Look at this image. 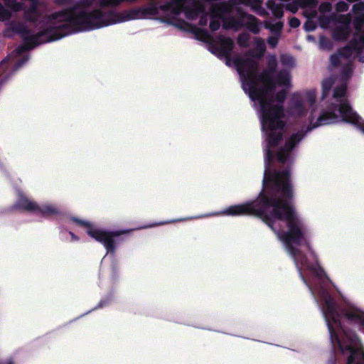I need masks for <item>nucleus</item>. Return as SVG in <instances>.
<instances>
[{
	"instance_id": "nucleus-1",
	"label": "nucleus",
	"mask_w": 364,
	"mask_h": 364,
	"mask_svg": "<svg viewBox=\"0 0 364 364\" xmlns=\"http://www.w3.org/2000/svg\"><path fill=\"white\" fill-rule=\"evenodd\" d=\"M267 166L262 181L263 188L257 198L243 204L231 205L224 210L227 215H253L261 219L272 230L276 221L286 222L287 230L280 235L286 245L302 279L301 267L308 264L306 255L296 246L305 245L311 255H314L310 241L306 235V227L296 212L292 203L293 186L291 170L271 171Z\"/></svg>"
},
{
	"instance_id": "nucleus-12",
	"label": "nucleus",
	"mask_w": 364,
	"mask_h": 364,
	"mask_svg": "<svg viewBox=\"0 0 364 364\" xmlns=\"http://www.w3.org/2000/svg\"><path fill=\"white\" fill-rule=\"evenodd\" d=\"M186 3V0H171L167 6L173 14H180L183 11L187 13L190 10Z\"/></svg>"
},
{
	"instance_id": "nucleus-41",
	"label": "nucleus",
	"mask_w": 364,
	"mask_h": 364,
	"mask_svg": "<svg viewBox=\"0 0 364 364\" xmlns=\"http://www.w3.org/2000/svg\"><path fill=\"white\" fill-rule=\"evenodd\" d=\"M9 80V76L7 75L4 76H0V87L3 84H4Z\"/></svg>"
},
{
	"instance_id": "nucleus-35",
	"label": "nucleus",
	"mask_w": 364,
	"mask_h": 364,
	"mask_svg": "<svg viewBox=\"0 0 364 364\" xmlns=\"http://www.w3.org/2000/svg\"><path fill=\"white\" fill-rule=\"evenodd\" d=\"M289 24L290 27L293 28H296L300 26V21L296 17H291L289 19Z\"/></svg>"
},
{
	"instance_id": "nucleus-43",
	"label": "nucleus",
	"mask_w": 364,
	"mask_h": 364,
	"mask_svg": "<svg viewBox=\"0 0 364 364\" xmlns=\"http://www.w3.org/2000/svg\"><path fill=\"white\" fill-rule=\"evenodd\" d=\"M69 234L72 237V240L73 241H78L79 240V237L77 236L75 233H73V232L70 231L69 232Z\"/></svg>"
},
{
	"instance_id": "nucleus-50",
	"label": "nucleus",
	"mask_w": 364,
	"mask_h": 364,
	"mask_svg": "<svg viewBox=\"0 0 364 364\" xmlns=\"http://www.w3.org/2000/svg\"><path fill=\"white\" fill-rule=\"evenodd\" d=\"M3 63H4V62H1V63H0V68L2 66Z\"/></svg>"
},
{
	"instance_id": "nucleus-8",
	"label": "nucleus",
	"mask_w": 364,
	"mask_h": 364,
	"mask_svg": "<svg viewBox=\"0 0 364 364\" xmlns=\"http://www.w3.org/2000/svg\"><path fill=\"white\" fill-rule=\"evenodd\" d=\"M159 13V9L155 5H150L144 8H135L122 11V21H129L132 19L140 18L146 16H156Z\"/></svg>"
},
{
	"instance_id": "nucleus-5",
	"label": "nucleus",
	"mask_w": 364,
	"mask_h": 364,
	"mask_svg": "<svg viewBox=\"0 0 364 364\" xmlns=\"http://www.w3.org/2000/svg\"><path fill=\"white\" fill-rule=\"evenodd\" d=\"M337 112L340 114L342 121L355 125L357 128L364 133V122H361L360 117L353 110L347 101H343L338 105L333 104L328 110L323 111L321 113L315 123L309 126L306 130L301 129L292 134L286 140L284 145L280 147L276 153L277 161L284 164L294 149L302 140L306 133L313 129L337 122L338 119Z\"/></svg>"
},
{
	"instance_id": "nucleus-14",
	"label": "nucleus",
	"mask_w": 364,
	"mask_h": 364,
	"mask_svg": "<svg viewBox=\"0 0 364 364\" xmlns=\"http://www.w3.org/2000/svg\"><path fill=\"white\" fill-rule=\"evenodd\" d=\"M40 17V13L35 5L30 6L23 14V18L31 23H36Z\"/></svg>"
},
{
	"instance_id": "nucleus-49",
	"label": "nucleus",
	"mask_w": 364,
	"mask_h": 364,
	"mask_svg": "<svg viewBox=\"0 0 364 364\" xmlns=\"http://www.w3.org/2000/svg\"><path fill=\"white\" fill-rule=\"evenodd\" d=\"M166 223H159L158 225H164Z\"/></svg>"
},
{
	"instance_id": "nucleus-33",
	"label": "nucleus",
	"mask_w": 364,
	"mask_h": 364,
	"mask_svg": "<svg viewBox=\"0 0 364 364\" xmlns=\"http://www.w3.org/2000/svg\"><path fill=\"white\" fill-rule=\"evenodd\" d=\"M257 46L259 48V53H257L255 55V57L257 58H260L265 51V46L264 44V42L261 39H259V43H257Z\"/></svg>"
},
{
	"instance_id": "nucleus-22",
	"label": "nucleus",
	"mask_w": 364,
	"mask_h": 364,
	"mask_svg": "<svg viewBox=\"0 0 364 364\" xmlns=\"http://www.w3.org/2000/svg\"><path fill=\"white\" fill-rule=\"evenodd\" d=\"M265 28L271 31V32L277 34H279L283 28V23L279 21L276 23H265Z\"/></svg>"
},
{
	"instance_id": "nucleus-18",
	"label": "nucleus",
	"mask_w": 364,
	"mask_h": 364,
	"mask_svg": "<svg viewBox=\"0 0 364 364\" xmlns=\"http://www.w3.org/2000/svg\"><path fill=\"white\" fill-rule=\"evenodd\" d=\"M333 36L336 40L345 41L349 36V30L345 27L338 28L334 30Z\"/></svg>"
},
{
	"instance_id": "nucleus-29",
	"label": "nucleus",
	"mask_w": 364,
	"mask_h": 364,
	"mask_svg": "<svg viewBox=\"0 0 364 364\" xmlns=\"http://www.w3.org/2000/svg\"><path fill=\"white\" fill-rule=\"evenodd\" d=\"M304 29L308 31H313L316 28V23L311 18H308L304 25Z\"/></svg>"
},
{
	"instance_id": "nucleus-45",
	"label": "nucleus",
	"mask_w": 364,
	"mask_h": 364,
	"mask_svg": "<svg viewBox=\"0 0 364 364\" xmlns=\"http://www.w3.org/2000/svg\"><path fill=\"white\" fill-rule=\"evenodd\" d=\"M317 16V11L316 10H313L310 13V18H316Z\"/></svg>"
},
{
	"instance_id": "nucleus-16",
	"label": "nucleus",
	"mask_w": 364,
	"mask_h": 364,
	"mask_svg": "<svg viewBox=\"0 0 364 364\" xmlns=\"http://www.w3.org/2000/svg\"><path fill=\"white\" fill-rule=\"evenodd\" d=\"M274 80L277 85L288 86L290 84L291 77L287 70H282L277 73L276 79Z\"/></svg>"
},
{
	"instance_id": "nucleus-10",
	"label": "nucleus",
	"mask_w": 364,
	"mask_h": 364,
	"mask_svg": "<svg viewBox=\"0 0 364 364\" xmlns=\"http://www.w3.org/2000/svg\"><path fill=\"white\" fill-rule=\"evenodd\" d=\"M353 51H358V53L361 52V47L359 46V42L356 38L351 39L348 44L346 46L340 48L338 53L341 57L348 58L352 55Z\"/></svg>"
},
{
	"instance_id": "nucleus-27",
	"label": "nucleus",
	"mask_w": 364,
	"mask_h": 364,
	"mask_svg": "<svg viewBox=\"0 0 364 364\" xmlns=\"http://www.w3.org/2000/svg\"><path fill=\"white\" fill-rule=\"evenodd\" d=\"M349 9V4L344 1H339L336 5V9L338 12H344Z\"/></svg>"
},
{
	"instance_id": "nucleus-37",
	"label": "nucleus",
	"mask_w": 364,
	"mask_h": 364,
	"mask_svg": "<svg viewBox=\"0 0 364 364\" xmlns=\"http://www.w3.org/2000/svg\"><path fill=\"white\" fill-rule=\"evenodd\" d=\"M267 43L271 47L274 48L278 43V38L277 37L270 36L267 39Z\"/></svg>"
},
{
	"instance_id": "nucleus-28",
	"label": "nucleus",
	"mask_w": 364,
	"mask_h": 364,
	"mask_svg": "<svg viewBox=\"0 0 364 364\" xmlns=\"http://www.w3.org/2000/svg\"><path fill=\"white\" fill-rule=\"evenodd\" d=\"M332 9V6L330 2L325 1L322 2L318 7V11L321 13H328L330 12Z\"/></svg>"
},
{
	"instance_id": "nucleus-4",
	"label": "nucleus",
	"mask_w": 364,
	"mask_h": 364,
	"mask_svg": "<svg viewBox=\"0 0 364 364\" xmlns=\"http://www.w3.org/2000/svg\"><path fill=\"white\" fill-rule=\"evenodd\" d=\"M324 303L323 314L333 346L337 345L342 354L349 353L347 364L360 362L364 364V353L355 346L358 340L356 334L346 330L341 323V319L344 318L363 325V316L354 310L339 309L336 301L330 295L325 297Z\"/></svg>"
},
{
	"instance_id": "nucleus-6",
	"label": "nucleus",
	"mask_w": 364,
	"mask_h": 364,
	"mask_svg": "<svg viewBox=\"0 0 364 364\" xmlns=\"http://www.w3.org/2000/svg\"><path fill=\"white\" fill-rule=\"evenodd\" d=\"M70 220L78 226L87 228V233L96 241L102 243L107 253L114 254L116 252L115 237L119 236L125 231H106L103 230L94 229L92 225L88 222L76 217H72Z\"/></svg>"
},
{
	"instance_id": "nucleus-40",
	"label": "nucleus",
	"mask_w": 364,
	"mask_h": 364,
	"mask_svg": "<svg viewBox=\"0 0 364 364\" xmlns=\"http://www.w3.org/2000/svg\"><path fill=\"white\" fill-rule=\"evenodd\" d=\"M357 52V57L358 58V60L360 62V63H364V52H363V50L361 49V52L360 53H358V51H356Z\"/></svg>"
},
{
	"instance_id": "nucleus-3",
	"label": "nucleus",
	"mask_w": 364,
	"mask_h": 364,
	"mask_svg": "<svg viewBox=\"0 0 364 364\" xmlns=\"http://www.w3.org/2000/svg\"><path fill=\"white\" fill-rule=\"evenodd\" d=\"M102 8L93 9L91 11H80L75 18L68 23L50 25L31 34V30L24 23L18 22L12 25L11 29L20 35L23 39V46L16 48L18 53H22L34 48L41 43L59 40L71 33V28L78 29H95L109 25L122 22V12L114 11H105Z\"/></svg>"
},
{
	"instance_id": "nucleus-25",
	"label": "nucleus",
	"mask_w": 364,
	"mask_h": 364,
	"mask_svg": "<svg viewBox=\"0 0 364 364\" xmlns=\"http://www.w3.org/2000/svg\"><path fill=\"white\" fill-rule=\"evenodd\" d=\"M347 91L346 85H341L340 86L336 87L333 90V96L334 98H341L346 95Z\"/></svg>"
},
{
	"instance_id": "nucleus-30",
	"label": "nucleus",
	"mask_w": 364,
	"mask_h": 364,
	"mask_svg": "<svg viewBox=\"0 0 364 364\" xmlns=\"http://www.w3.org/2000/svg\"><path fill=\"white\" fill-rule=\"evenodd\" d=\"M210 29L212 31H218L220 27V22L219 20L215 18H211L209 25Z\"/></svg>"
},
{
	"instance_id": "nucleus-21",
	"label": "nucleus",
	"mask_w": 364,
	"mask_h": 364,
	"mask_svg": "<svg viewBox=\"0 0 364 364\" xmlns=\"http://www.w3.org/2000/svg\"><path fill=\"white\" fill-rule=\"evenodd\" d=\"M250 35L247 33H242L239 34L237 43L239 46L242 48H247L249 46Z\"/></svg>"
},
{
	"instance_id": "nucleus-24",
	"label": "nucleus",
	"mask_w": 364,
	"mask_h": 364,
	"mask_svg": "<svg viewBox=\"0 0 364 364\" xmlns=\"http://www.w3.org/2000/svg\"><path fill=\"white\" fill-rule=\"evenodd\" d=\"M301 8L315 9L318 6L317 0H297Z\"/></svg>"
},
{
	"instance_id": "nucleus-31",
	"label": "nucleus",
	"mask_w": 364,
	"mask_h": 364,
	"mask_svg": "<svg viewBox=\"0 0 364 364\" xmlns=\"http://www.w3.org/2000/svg\"><path fill=\"white\" fill-rule=\"evenodd\" d=\"M341 55L338 53V54H333L331 55L330 61L331 65L333 67H338L340 65L341 60H340Z\"/></svg>"
},
{
	"instance_id": "nucleus-23",
	"label": "nucleus",
	"mask_w": 364,
	"mask_h": 364,
	"mask_svg": "<svg viewBox=\"0 0 364 364\" xmlns=\"http://www.w3.org/2000/svg\"><path fill=\"white\" fill-rule=\"evenodd\" d=\"M353 26L357 33L361 32L364 26V15H359L355 17L353 20Z\"/></svg>"
},
{
	"instance_id": "nucleus-7",
	"label": "nucleus",
	"mask_w": 364,
	"mask_h": 364,
	"mask_svg": "<svg viewBox=\"0 0 364 364\" xmlns=\"http://www.w3.org/2000/svg\"><path fill=\"white\" fill-rule=\"evenodd\" d=\"M216 43L218 46H211L210 51L218 57H225L228 62L230 53L234 48V41L229 37L220 36L217 38Z\"/></svg>"
},
{
	"instance_id": "nucleus-19",
	"label": "nucleus",
	"mask_w": 364,
	"mask_h": 364,
	"mask_svg": "<svg viewBox=\"0 0 364 364\" xmlns=\"http://www.w3.org/2000/svg\"><path fill=\"white\" fill-rule=\"evenodd\" d=\"M334 81L332 78H326L322 81V99H325L328 95Z\"/></svg>"
},
{
	"instance_id": "nucleus-2",
	"label": "nucleus",
	"mask_w": 364,
	"mask_h": 364,
	"mask_svg": "<svg viewBox=\"0 0 364 364\" xmlns=\"http://www.w3.org/2000/svg\"><path fill=\"white\" fill-rule=\"evenodd\" d=\"M233 63L238 72L242 87L252 101H257L261 112L262 129L267 141L264 161L270 166L274 159L271 149L277 147L284 139L285 122L283 120L284 109L281 105H273V92L277 87L274 75L277 69L274 56L267 60V68L259 73L258 63L252 58L237 57Z\"/></svg>"
},
{
	"instance_id": "nucleus-42",
	"label": "nucleus",
	"mask_w": 364,
	"mask_h": 364,
	"mask_svg": "<svg viewBox=\"0 0 364 364\" xmlns=\"http://www.w3.org/2000/svg\"><path fill=\"white\" fill-rule=\"evenodd\" d=\"M294 107L296 109H299V110L302 109H303V103H302V102L299 101V100L296 102L295 104H294Z\"/></svg>"
},
{
	"instance_id": "nucleus-46",
	"label": "nucleus",
	"mask_w": 364,
	"mask_h": 364,
	"mask_svg": "<svg viewBox=\"0 0 364 364\" xmlns=\"http://www.w3.org/2000/svg\"><path fill=\"white\" fill-rule=\"evenodd\" d=\"M27 60V58H23L22 59L19 60L17 65L21 66L23 63H24Z\"/></svg>"
},
{
	"instance_id": "nucleus-20",
	"label": "nucleus",
	"mask_w": 364,
	"mask_h": 364,
	"mask_svg": "<svg viewBox=\"0 0 364 364\" xmlns=\"http://www.w3.org/2000/svg\"><path fill=\"white\" fill-rule=\"evenodd\" d=\"M286 97H287V91L285 90H282L278 91L277 92L275 97L273 96L274 101L272 102V105H281L283 107V109H284L283 103L285 101ZM284 117V116L283 117V118Z\"/></svg>"
},
{
	"instance_id": "nucleus-38",
	"label": "nucleus",
	"mask_w": 364,
	"mask_h": 364,
	"mask_svg": "<svg viewBox=\"0 0 364 364\" xmlns=\"http://www.w3.org/2000/svg\"><path fill=\"white\" fill-rule=\"evenodd\" d=\"M72 1L73 0H55V3L57 5L65 6L70 4Z\"/></svg>"
},
{
	"instance_id": "nucleus-9",
	"label": "nucleus",
	"mask_w": 364,
	"mask_h": 364,
	"mask_svg": "<svg viewBox=\"0 0 364 364\" xmlns=\"http://www.w3.org/2000/svg\"><path fill=\"white\" fill-rule=\"evenodd\" d=\"M14 208L23 211L36 213L38 205L36 202L31 200L28 197L23 194H20Z\"/></svg>"
},
{
	"instance_id": "nucleus-32",
	"label": "nucleus",
	"mask_w": 364,
	"mask_h": 364,
	"mask_svg": "<svg viewBox=\"0 0 364 364\" xmlns=\"http://www.w3.org/2000/svg\"><path fill=\"white\" fill-rule=\"evenodd\" d=\"M299 6V3H297V1L293 2V3H289L286 5V9L292 13H296L298 10Z\"/></svg>"
},
{
	"instance_id": "nucleus-13",
	"label": "nucleus",
	"mask_w": 364,
	"mask_h": 364,
	"mask_svg": "<svg viewBox=\"0 0 364 364\" xmlns=\"http://www.w3.org/2000/svg\"><path fill=\"white\" fill-rule=\"evenodd\" d=\"M36 214L41 215L43 217H51L60 215V211L57 207L54 205H38V208L37 209Z\"/></svg>"
},
{
	"instance_id": "nucleus-48",
	"label": "nucleus",
	"mask_w": 364,
	"mask_h": 364,
	"mask_svg": "<svg viewBox=\"0 0 364 364\" xmlns=\"http://www.w3.org/2000/svg\"><path fill=\"white\" fill-rule=\"evenodd\" d=\"M155 225H148L147 227H148V228H151V227L155 226Z\"/></svg>"
},
{
	"instance_id": "nucleus-47",
	"label": "nucleus",
	"mask_w": 364,
	"mask_h": 364,
	"mask_svg": "<svg viewBox=\"0 0 364 364\" xmlns=\"http://www.w3.org/2000/svg\"><path fill=\"white\" fill-rule=\"evenodd\" d=\"M201 32H203V34H204L205 36H208V32H207V31H201Z\"/></svg>"
},
{
	"instance_id": "nucleus-39",
	"label": "nucleus",
	"mask_w": 364,
	"mask_h": 364,
	"mask_svg": "<svg viewBox=\"0 0 364 364\" xmlns=\"http://www.w3.org/2000/svg\"><path fill=\"white\" fill-rule=\"evenodd\" d=\"M352 70L350 65H346L343 70V75L348 76L351 73Z\"/></svg>"
},
{
	"instance_id": "nucleus-34",
	"label": "nucleus",
	"mask_w": 364,
	"mask_h": 364,
	"mask_svg": "<svg viewBox=\"0 0 364 364\" xmlns=\"http://www.w3.org/2000/svg\"><path fill=\"white\" fill-rule=\"evenodd\" d=\"M306 98L308 100V102L311 104V105H313L316 102V93L314 91H309L307 93H306Z\"/></svg>"
},
{
	"instance_id": "nucleus-26",
	"label": "nucleus",
	"mask_w": 364,
	"mask_h": 364,
	"mask_svg": "<svg viewBox=\"0 0 364 364\" xmlns=\"http://www.w3.org/2000/svg\"><path fill=\"white\" fill-rule=\"evenodd\" d=\"M352 12L354 14L362 15L364 13V2L363 1H358L354 4L352 7Z\"/></svg>"
},
{
	"instance_id": "nucleus-36",
	"label": "nucleus",
	"mask_w": 364,
	"mask_h": 364,
	"mask_svg": "<svg viewBox=\"0 0 364 364\" xmlns=\"http://www.w3.org/2000/svg\"><path fill=\"white\" fill-rule=\"evenodd\" d=\"M110 301H111V299L109 298H106L105 299H102L97 304V305L96 306V307L94 309L102 308V307L108 305L110 303Z\"/></svg>"
},
{
	"instance_id": "nucleus-15",
	"label": "nucleus",
	"mask_w": 364,
	"mask_h": 364,
	"mask_svg": "<svg viewBox=\"0 0 364 364\" xmlns=\"http://www.w3.org/2000/svg\"><path fill=\"white\" fill-rule=\"evenodd\" d=\"M267 7L272 11V14L277 18H280L284 15L283 5L276 4L273 0H269L267 2Z\"/></svg>"
},
{
	"instance_id": "nucleus-17",
	"label": "nucleus",
	"mask_w": 364,
	"mask_h": 364,
	"mask_svg": "<svg viewBox=\"0 0 364 364\" xmlns=\"http://www.w3.org/2000/svg\"><path fill=\"white\" fill-rule=\"evenodd\" d=\"M245 19V18H242V16H240V19H237L235 17H232L228 20V21H225L224 23L223 27L225 28H235V30H238L239 28H240L241 27H242L244 26L242 23V21Z\"/></svg>"
},
{
	"instance_id": "nucleus-44",
	"label": "nucleus",
	"mask_w": 364,
	"mask_h": 364,
	"mask_svg": "<svg viewBox=\"0 0 364 364\" xmlns=\"http://www.w3.org/2000/svg\"><path fill=\"white\" fill-rule=\"evenodd\" d=\"M358 41L359 42V43H361L364 45V31L362 32L361 35L359 37V40H358Z\"/></svg>"
},
{
	"instance_id": "nucleus-11",
	"label": "nucleus",
	"mask_w": 364,
	"mask_h": 364,
	"mask_svg": "<svg viewBox=\"0 0 364 364\" xmlns=\"http://www.w3.org/2000/svg\"><path fill=\"white\" fill-rule=\"evenodd\" d=\"M242 18L247 19L245 26L253 33L258 34L260 28L258 25V19L253 15L242 13Z\"/></svg>"
}]
</instances>
